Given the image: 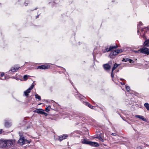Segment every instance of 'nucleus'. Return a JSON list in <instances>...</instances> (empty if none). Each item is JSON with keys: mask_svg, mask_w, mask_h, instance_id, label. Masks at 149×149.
<instances>
[{"mask_svg": "<svg viewBox=\"0 0 149 149\" xmlns=\"http://www.w3.org/2000/svg\"><path fill=\"white\" fill-rule=\"evenodd\" d=\"M5 125L6 127H9L11 125L10 123L8 122L7 120L5 121Z\"/></svg>", "mask_w": 149, "mask_h": 149, "instance_id": "13", "label": "nucleus"}, {"mask_svg": "<svg viewBox=\"0 0 149 149\" xmlns=\"http://www.w3.org/2000/svg\"><path fill=\"white\" fill-rule=\"evenodd\" d=\"M144 106L146 108V109L149 111V104L147 102L145 103L144 104Z\"/></svg>", "mask_w": 149, "mask_h": 149, "instance_id": "17", "label": "nucleus"}, {"mask_svg": "<svg viewBox=\"0 0 149 149\" xmlns=\"http://www.w3.org/2000/svg\"><path fill=\"white\" fill-rule=\"evenodd\" d=\"M51 109V107L50 106H48L47 107L45 108V111L46 112H48Z\"/></svg>", "mask_w": 149, "mask_h": 149, "instance_id": "22", "label": "nucleus"}, {"mask_svg": "<svg viewBox=\"0 0 149 149\" xmlns=\"http://www.w3.org/2000/svg\"><path fill=\"white\" fill-rule=\"evenodd\" d=\"M142 24V22H139V25H141Z\"/></svg>", "mask_w": 149, "mask_h": 149, "instance_id": "36", "label": "nucleus"}, {"mask_svg": "<svg viewBox=\"0 0 149 149\" xmlns=\"http://www.w3.org/2000/svg\"><path fill=\"white\" fill-rule=\"evenodd\" d=\"M111 77H114V74H113V72H112V71H111Z\"/></svg>", "mask_w": 149, "mask_h": 149, "instance_id": "32", "label": "nucleus"}, {"mask_svg": "<svg viewBox=\"0 0 149 149\" xmlns=\"http://www.w3.org/2000/svg\"><path fill=\"white\" fill-rule=\"evenodd\" d=\"M28 76H29L27 75H24L23 77L24 80V81L28 79Z\"/></svg>", "mask_w": 149, "mask_h": 149, "instance_id": "24", "label": "nucleus"}, {"mask_svg": "<svg viewBox=\"0 0 149 149\" xmlns=\"http://www.w3.org/2000/svg\"><path fill=\"white\" fill-rule=\"evenodd\" d=\"M126 89L128 92H129L130 90V86H126Z\"/></svg>", "mask_w": 149, "mask_h": 149, "instance_id": "25", "label": "nucleus"}, {"mask_svg": "<svg viewBox=\"0 0 149 149\" xmlns=\"http://www.w3.org/2000/svg\"><path fill=\"white\" fill-rule=\"evenodd\" d=\"M43 110L42 109H37L36 110L33 111L34 112L41 114L43 113Z\"/></svg>", "mask_w": 149, "mask_h": 149, "instance_id": "11", "label": "nucleus"}, {"mask_svg": "<svg viewBox=\"0 0 149 149\" xmlns=\"http://www.w3.org/2000/svg\"><path fill=\"white\" fill-rule=\"evenodd\" d=\"M37 9L36 8L35 9L36 10Z\"/></svg>", "mask_w": 149, "mask_h": 149, "instance_id": "44", "label": "nucleus"}, {"mask_svg": "<svg viewBox=\"0 0 149 149\" xmlns=\"http://www.w3.org/2000/svg\"><path fill=\"white\" fill-rule=\"evenodd\" d=\"M59 1L60 0H54V3H58Z\"/></svg>", "mask_w": 149, "mask_h": 149, "instance_id": "27", "label": "nucleus"}, {"mask_svg": "<svg viewBox=\"0 0 149 149\" xmlns=\"http://www.w3.org/2000/svg\"><path fill=\"white\" fill-rule=\"evenodd\" d=\"M105 51H104V52H104V53H105Z\"/></svg>", "mask_w": 149, "mask_h": 149, "instance_id": "43", "label": "nucleus"}, {"mask_svg": "<svg viewBox=\"0 0 149 149\" xmlns=\"http://www.w3.org/2000/svg\"><path fill=\"white\" fill-rule=\"evenodd\" d=\"M49 66L47 65H42L41 66H38V69H45L49 68Z\"/></svg>", "mask_w": 149, "mask_h": 149, "instance_id": "8", "label": "nucleus"}, {"mask_svg": "<svg viewBox=\"0 0 149 149\" xmlns=\"http://www.w3.org/2000/svg\"><path fill=\"white\" fill-rule=\"evenodd\" d=\"M34 86V85L33 84H32L30 88L24 92L25 96H27L28 95L29 93L30 92L31 90L33 88Z\"/></svg>", "mask_w": 149, "mask_h": 149, "instance_id": "5", "label": "nucleus"}, {"mask_svg": "<svg viewBox=\"0 0 149 149\" xmlns=\"http://www.w3.org/2000/svg\"><path fill=\"white\" fill-rule=\"evenodd\" d=\"M135 116L137 118H139L142 119L143 121H146V119L145 118H144L143 116L137 115H136Z\"/></svg>", "mask_w": 149, "mask_h": 149, "instance_id": "12", "label": "nucleus"}, {"mask_svg": "<svg viewBox=\"0 0 149 149\" xmlns=\"http://www.w3.org/2000/svg\"><path fill=\"white\" fill-rule=\"evenodd\" d=\"M133 52L135 53H139V52H140V49L138 50L137 51L134 50L133 51Z\"/></svg>", "mask_w": 149, "mask_h": 149, "instance_id": "29", "label": "nucleus"}, {"mask_svg": "<svg viewBox=\"0 0 149 149\" xmlns=\"http://www.w3.org/2000/svg\"><path fill=\"white\" fill-rule=\"evenodd\" d=\"M27 5V3H26L25 6H26Z\"/></svg>", "mask_w": 149, "mask_h": 149, "instance_id": "40", "label": "nucleus"}, {"mask_svg": "<svg viewBox=\"0 0 149 149\" xmlns=\"http://www.w3.org/2000/svg\"><path fill=\"white\" fill-rule=\"evenodd\" d=\"M4 75V74L3 72H2L1 74V77H3Z\"/></svg>", "mask_w": 149, "mask_h": 149, "instance_id": "34", "label": "nucleus"}, {"mask_svg": "<svg viewBox=\"0 0 149 149\" xmlns=\"http://www.w3.org/2000/svg\"><path fill=\"white\" fill-rule=\"evenodd\" d=\"M140 52L142 53L149 54V49L146 48H143L140 49Z\"/></svg>", "mask_w": 149, "mask_h": 149, "instance_id": "4", "label": "nucleus"}, {"mask_svg": "<svg viewBox=\"0 0 149 149\" xmlns=\"http://www.w3.org/2000/svg\"><path fill=\"white\" fill-rule=\"evenodd\" d=\"M111 63V61L109 62V63L105 64L103 65V67L105 70L107 71L110 70L112 65V64Z\"/></svg>", "mask_w": 149, "mask_h": 149, "instance_id": "3", "label": "nucleus"}, {"mask_svg": "<svg viewBox=\"0 0 149 149\" xmlns=\"http://www.w3.org/2000/svg\"><path fill=\"white\" fill-rule=\"evenodd\" d=\"M118 54V53L117 50L113 51H111L109 55V56L111 58H114V56Z\"/></svg>", "mask_w": 149, "mask_h": 149, "instance_id": "6", "label": "nucleus"}, {"mask_svg": "<svg viewBox=\"0 0 149 149\" xmlns=\"http://www.w3.org/2000/svg\"><path fill=\"white\" fill-rule=\"evenodd\" d=\"M42 114H44L45 116H47V113H45L44 111H43V113H42Z\"/></svg>", "mask_w": 149, "mask_h": 149, "instance_id": "31", "label": "nucleus"}, {"mask_svg": "<svg viewBox=\"0 0 149 149\" xmlns=\"http://www.w3.org/2000/svg\"><path fill=\"white\" fill-rule=\"evenodd\" d=\"M35 98L36 99H38L39 100H41V97H40L39 96L38 94H36L35 95Z\"/></svg>", "mask_w": 149, "mask_h": 149, "instance_id": "23", "label": "nucleus"}, {"mask_svg": "<svg viewBox=\"0 0 149 149\" xmlns=\"http://www.w3.org/2000/svg\"><path fill=\"white\" fill-rule=\"evenodd\" d=\"M144 29H142V31L141 33V36H142V37L144 39H145V38H146L145 36V33L143 32V31H144Z\"/></svg>", "mask_w": 149, "mask_h": 149, "instance_id": "16", "label": "nucleus"}, {"mask_svg": "<svg viewBox=\"0 0 149 149\" xmlns=\"http://www.w3.org/2000/svg\"><path fill=\"white\" fill-rule=\"evenodd\" d=\"M68 135H65L63 136H58V140L60 141H61L63 140V139H66V138L68 137Z\"/></svg>", "mask_w": 149, "mask_h": 149, "instance_id": "10", "label": "nucleus"}, {"mask_svg": "<svg viewBox=\"0 0 149 149\" xmlns=\"http://www.w3.org/2000/svg\"><path fill=\"white\" fill-rule=\"evenodd\" d=\"M19 68V67H16V68H12L9 71H11L12 72H15L16 70H18Z\"/></svg>", "mask_w": 149, "mask_h": 149, "instance_id": "18", "label": "nucleus"}, {"mask_svg": "<svg viewBox=\"0 0 149 149\" xmlns=\"http://www.w3.org/2000/svg\"><path fill=\"white\" fill-rule=\"evenodd\" d=\"M121 84L122 85H125V83H121Z\"/></svg>", "mask_w": 149, "mask_h": 149, "instance_id": "38", "label": "nucleus"}, {"mask_svg": "<svg viewBox=\"0 0 149 149\" xmlns=\"http://www.w3.org/2000/svg\"><path fill=\"white\" fill-rule=\"evenodd\" d=\"M136 149H142V148L141 147H138Z\"/></svg>", "mask_w": 149, "mask_h": 149, "instance_id": "35", "label": "nucleus"}, {"mask_svg": "<svg viewBox=\"0 0 149 149\" xmlns=\"http://www.w3.org/2000/svg\"><path fill=\"white\" fill-rule=\"evenodd\" d=\"M31 141H29L24 139V137L22 136H20V139L18 141V143L20 145H23L24 144L30 143Z\"/></svg>", "mask_w": 149, "mask_h": 149, "instance_id": "1", "label": "nucleus"}, {"mask_svg": "<svg viewBox=\"0 0 149 149\" xmlns=\"http://www.w3.org/2000/svg\"><path fill=\"white\" fill-rule=\"evenodd\" d=\"M2 129L0 130V134H1V132H2Z\"/></svg>", "mask_w": 149, "mask_h": 149, "instance_id": "37", "label": "nucleus"}, {"mask_svg": "<svg viewBox=\"0 0 149 149\" xmlns=\"http://www.w3.org/2000/svg\"><path fill=\"white\" fill-rule=\"evenodd\" d=\"M117 50L118 53L121 52H122V51L121 49H117Z\"/></svg>", "mask_w": 149, "mask_h": 149, "instance_id": "30", "label": "nucleus"}, {"mask_svg": "<svg viewBox=\"0 0 149 149\" xmlns=\"http://www.w3.org/2000/svg\"><path fill=\"white\" fill-rule=\"evenodd\" d=\"M86 104L90 108L92 109H93V107L92 106L91 104H90V103H88L87 102H86Z\"/></svg>", "mask_w": 149, "mask_h": 149, "instance_id": "21", "label": "nucleus"}, {"mask_svg": "<svg viewBox=\"0 0 149 149\" xmlns=\"http://www.w3.org/2000/svg\"><path fill=\"white\" fill-rule=\"evenodd\" d=\"M111 135L113 136H116L117 135V134L116 133H112Z\"/></svg>", "mask_w": 149, "mask_h": 149, "instance_id": "33", "label": "nucleus"}, {"mask_svg": "<svg viewBox=\"0 0 149 149\" xmlns=\"http://www.w3.org/2000/svg\"><path fill=\"white\" fill-rule=\"evenodd\" d=\"M6 142L5 140H0V147H6Z\"/></svg>", "mask_w": 149, "mask_h": 149, "instance_id": "9", "label": "nucleus"}, {"mask_svg": "<svg viewBox=\"0 0 149 149\" xmlns=\"http://www.w3.org/2000/svg\"><path fill=\"white\" fill-rule=\"evenodd\" d=\"M6 143V146H11L13 144V142L12 140H5Z\"/></svg>", "mask_w": 149, "mask_h": 149, "instance_id": "7", "label": "nucleus"}, {"mask_svg": "<svg viewBox=\"0 0 149 149\" xmlns=\"http://www.w3.org/2000/svg\"><path fill=\"white\" fill-rule=\"evenodd\" d=\"M139 32V26H138V32Z\"/></svg>", "mask_w": 149, "mask_h": 149, "instance_id": "39", "label": "nucleus"}, {"mask_svg": "<svg viewBox=\"0 0 149 149\" xmlns=\"http://www.w3.org/2000/svg\"><path fill=\"white\" fill-rule=\"evenodd\" d=\"M38 16H36V18H38Z\"/></svg>", "mask_w": 149, "mask_h": 149, "instance_id": "41", "label": "nucleus"}, {"mask_svg": "<svg viewBox=\"0 0 149 149\" xmlns=\"http://www.w3.org/2000/svg\"><path fill=\"white\" fill-rule=\"evenodd\" d=\"M118 65L116 63H115V64H114L113 66V67L112 70V72H113V71L118 67Z\"/></svg>", "mask_w": 149, "mask_h": 149, "instance_id": "19", "label": "nucleus"}, {"mask_svg": "<svg viewBox=\"0 0 149 149\" xmlns=\"http://www.w3.org/2000/svg\"><path fill=\"white\" fill-rule=\"evenodd\" d=\"M98 139H99V140L100 141H101L102 142H103L104 141L103 139L101 137H98Z\"/></svg>", "mask_w": 149, "mask_h": 149, "instance_id": "26", "label": "nucleus"}, {"mask_svg": "<svg viewBox=\"0 0 149 149\" xmlns=\"http://www.w3.org/2000/svg\"><path fill=\"white\" fill-rule=\"evenodd\" d=\"M144 45L145 46H149V39L146 40L144 42Z\"/></svg>", "mask_w": 149, "mask_h": 149, "instance_id": "15", "label": "nucleus"}, {"mask_svg": "<svg viewBox=\"0 0 149 149\" xmlns=\"http://www.w3.org/2000/svg\"><path fill=\"white\" fill-rule=\"evenodd\" d=\"M106 52H108L110 51V47L109 48H107L106 49Z\"/></svg>", "mask_w": 149, "mask_h": 149, "instance_id": "28", "label": "nucleus"}, {"mask_svg": "<svg viewBox=\"0 0 149 149\" xmlns=\"http://www.w3.org/2000/svg\"><path fill=\"white\" fill-rule=\"evenodd\" d=\"M0 79H1V78H0ZM5 79H6V78H5Z\"/></svg>", "mask_w": 149, "mask_h": 149, "instance_id": "42", "label": "nucleus"}, {"mask_svg": "<svg viewBox=\"0 0 149 149\" xmlns=\"http://www.w3.org/2000/svg\"><path fill=\"white\" fill-rule=\"evenodd\" d=\"M82 143L83 144H89L94 146H99V144L97 143L88 141L85 139L82 141Z\"/></svg>", "mask_w": 149, "mask_h": 149, "instance_id": "2", "label": "nucleus"}, {"mask_svg": "<svg viewBox=\"0 0 149 149\" xmlns=\"http://www.w3.org/2000/svg\"><path fill=\"white\" fill-rule=\"evenodd\" d=\"M130 61V63H132L133 62V60L129 59L127 58H125L123 59L122 61L124 62H126L127 61Z\"/></svg>", "mask_w": 149, "mask_h": 149, "instance_id": "14", "label": "nucleus"}, {"mask_svg": "<svg viewBox=\"0 0 149 149\" xmlns=\"http://www.w3.org/2000/svg\"><path fill=\"white\" fill-rule=\"evenodd\" d=\"M118 47V46H111L110 47V51H112V50L114 49H115L116 48Z\"/></svg>", "mask_w": 149, "mask_h": 149, "instance_id": "20", "label": "nucleus"}]
</instances>
